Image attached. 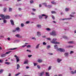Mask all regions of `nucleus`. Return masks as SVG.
Returning <instances> with one entry per match:
<instances>
[{"label":"nucleus","instance_id":"1","mask_svg":"<svg viewBox=\"0 0 76 76\" xmlns=\"http://www.w3.org/2000/svg\"><path fill=\"white\" fill-rule=\"evenodd\" d=\"M57 40V39L53 38L52 41H51V42L52 44H60V43L59 42H56Z\"/></svg>","mask_w":76,"mask_h":76},{"label":"nucleus","instance_id":"2","mask_svg":"<svg viewBox=\"0 0 76 76\" xmlns=\"http://www.w3.org/2000/svg\"><path fill=\"white\" fill-rule=\"evenodd\" d=\"M50 35H53V36H56L57 34L56 32L55 31H52L50 33Z\"/></svg>","mask_w":76,"mask_h":76},{"label":"nucleus","instance_id":"3","mask_svg":"<svg viewBox=\"0 0 76 76\" xmlns=\"http://www.w3.org/2000/svg\"><path fill=\"white\" fill-rule=\"evenodd\" d=\"M58 50L60 51L61 52H65V49H61V48L58 49Z\"/></svg>","mask_w":76,"mask_h":76},{"label":"nucleus","instance_id":"4","mask_svg":"<svg viewBox=\"0 0 76 76\" xmlns=\"http://www.w3.org/2000/svg\"><path fill=\"white\" fill-rule=\"evenodd\" d=\"M0 16L1 18H2V19H5V16L4 15H3L2 14H1L0 15Z\"/></svg>","mask_w":76,"mask_h":76},{"label":"nucleus","instance_id":"5","mask_svg":"<svg viewBox=\"0 0 76 76\" xmlns=\"http://www.w3.org/2000/svg\"><path fill=\"white\" fill-rule=\"evenodd\" d=\"M36 26L39 29H41V27H42V26L41 24H38L36 25Z\"/></svg>","mask_w":76,"mask_h":76},{"label":"nucleus","instance_id":"6","mask_svg":"<svg viewBox=\"0 0 76 76\" xmlns=\"http://www.w3.org/2000/svg\"><path fill=\"white\" fill-rule=\"evenodd\" d=\"M15 37H17V38H22V36H20V35L19 34L15 35Z\"/></svg>","mask_w":76,"mask_h":76},{"label":"nucleus","instance_id":"7","mask_svg":"<svg viewBox=\"0 0 76 76\" xmlns=\"http://www.w3.org/2000/svg\"><path fill=\"white\" fill-rule=\"evenodd\" d=\"M64 56L65 57H69V53H64Z\"/></svg>","mask_w":76,"mask_h":76},{"label":"nucleus","instance_id":"8","mask_svg":"<svg viewBox=\"0 0 76 76\" xmlns=\"http://www.w3.org/2000/svg\"><path fill=\"white\" fill-rule=\"evenodd\" d=\"M41 32L39 31H37V35L38 36V37H39L41 35Z\"/></svg>","mask_w":76,"mask_h":76},{"label":"nucleus","instance_id":"9","mask_svg":"<svg viewBox=\"0 0 76 76\" xmlns=\"http://www.w3.org/2000/svg\"><path fill=\"white\" fill-rule=\"evenodd\" d=\"M10 16L9 15H7L5 16V19H10Z\"/></svg>","mask_w":76,"mask_h":76},{"label":"nucleus","instance_id":"10","mask_svg":"<svg viewBox=\"0 0 76 76\" xmlns=\"http://www.w3.org/2000/svg\"><path fill=\"white\" fill-rule=\"evenodd\" d=\"M10 22L11 23V25H12L13 26L15 25V24L14 23V21H13V20H10Z\"/></svg>","mask_w":76,"mask_h":76},{"label":"nucleus","instance_id":"11","mask_svg":"<svg viewBox=\"0 0 76 76\" xmlns=\"http://www.w3.org/2000/svg\"><path fill=\"white\" fill-rule=\"evenodd\" d=\"M62 61V60L60 58H58L57 59V61L58 63H60Z\"/></svg>","mask_w":76,"mask_h":76},{"label":"nucleus","instance_id":"12","mask_svg":"<svg viewBox=\"0 0 76 76\" xmlns=\"http://www.w3.org/2000/svg\"><path fill=\"white\" fill-rule=\"evenodd\" d=\"M44 75V72H42L39 73V76H42Z\"/></svg>","mask_w":76,"mask_h":76},{"label":"nucleus","instance_id":"13","mask_svg":"<svg viewBox=\"0 0 76 76\" xmlns=\"http://www.w3.org/2000/svg\"><path fill=\"white\" fill-rule=\"evenodd\" d=\"M29 63L28 61V60H26L25 61H24L23 64H28Z\"/></svg>","mask_w":76,"mask_h":76},{"label":"nucleus","instance_id":"14","mask_svg":"<svg viewBox=\"0 0 76 76\" xmlns=\"http://www.w3.org/2000/svg\"><path fill=\"white\" fill-rule=\"evenodd\" d=\"M15 30L16 31H18L19 32V31H20V28L19 27H17L15 28Z\"/></svg>","mask_w":76,"mask_h":76},{"label":"nucleus","instance_id":"15","mask_svg":"<svg viewBox=\"0 0 76 76\" xmlns=\"http://www.w3.org/2000/svg\"><path fill=\"white\" fill-rule=\"evenodd\" d=\"M9 12H11L12 11V8L11 7H9Z\"/></svg>","mask_w":76,"mask_h":76},{"label":"nucleus","instance_id":"16","mask_svg":"<svg viewBox=\"0 0 76 76\" xmlns=\"http://www.w3.org/2000/svg\"><path fill=\"white\" fill-rule=\"evenodd\" d=\"M16 62L18 63V62H19L20 60H19V57H17L16 58Z\"/></svg>","mask_w":76,"mask_h":76},{"label":"nucleus","instance_id":"17","mask_svg":"<svg viewBox=\"0 0 76 76\" xmlns=\"http://www.w3.org/2000/svg\"><path fill=\"white\" fill-rule=\"evenodd\" d=\"M37 61L38 63H42V60L41 59H38L37 60Z\"/></svg>","mask_w":76,"mask_h":76},{"label":"nucleus","instance_id":"18","mask_svg":"<svg viewBox=\"0 0 76 76\" xmlns=\"http://www.w3.org/2000/svg\"><path fill=\"white\" fill-rule=\"evenodd\" d=\"M73 46L69 45L66 46V48H73Z\"/></svg>","mask_w":76,"mask_h":76},{"label":"nucleus","instance_id":"19","mask_svg":"<svg viewBox=\"0 0 76 76\" xmlns=\"http://www.w3.org/2000/svg\"><path fill=\"white\" fill-rule=\"evenodd\" d=\"M39 45H40V44H38L37 45V46L36 47V49H38V48H39Z\"/></svg>","mask_w":76,"mask_h":76},{"label":"nucleus","instance_id":"20","mask_svg":"<svg viewBox=\"0 0 76 76\" xmlns=\"http://www.w3.org/2000/svg\"><path fill=\"white\" fill-rule=\"evenodd\" d=\"M54 47L55 49H58V46H57V45H55Z\"/></svg>","mask_w":76,"mask_h":76},{"label":"nucleus","instance_id":"21","mask_svg":"<svg viewBox=\"0 0 76 76\" xmlns=\"http://www.w3.org/2000/svg\"><path fill=\"white\" fill-rule=\"evenodd\" d=\"M3 22L4 23H7V21L5 19H3Z\"/></svg>","mask_w":76,"mask_h":76},{"label":"nucleus","instance_id":"22","mask_svg":"<svg viewBox=\"0 0 76 76\" xmlns=\"http://www.w3.org/2000/svg\"><path fill=\"white\" fill-rule=\"evenodd\" d=\"M45 76H50V74H49V72H46L45 73Z\"/></svg>","mask_w":76,"mask_h":76},{"label":"nucleus","instance_id":"23","mask_svg":"<svg viewBox=\"0 0 76 76\" xmlns=\"http://www.w3.org/2000/svg\"><path fill=\"white\" fill-rule=\"evenodd\" d=\"M18 48H11L10 49V50H16V49H17Z\"/></svg>","mask_w":76,"mask_h":76},{"label":"nucleus","instance_id":"24","mask_svg":"<svg viewBox=\"0 0 76 76\" xmlns=\"http://www.w3.org/2000/svg\"><path fill=\"white\" fill-rule=\"evenodd\" d=\"M17 69H19V68L20 67V65H19V64H17Z\"/></svg>","mask_w":76,"mask_h":76},{"label":"nucleus","instance_id":"25","mask_svg":"<svg viewBox=\"0 0 76 76\" xmlns=\"http://www.w3.org/2000/svg\"><path fill=\"white\" fill-rule=\"evenodd\" d=\"M42 15H38V17L40 19H42Z\"/></svg>","mask_w":76,"mask_h":76},{"label":"nucleus","instance_id":"26","mask_svg":"<svg viewBox=\"0 0 76 76\" xmlns=\"http://www.w3.org/2000/svg\"><path fill=\"white\" fill-rule=\"evenodd\" d=\"M43 5L45 6V7H47V3H43Z\"/></svg>","mask_w":76,"mask_h":76},{"label":"nucleus","instance_id":"27","mask_svg":"<svg viewBox=\"0 0 76 76\" xmlns=\"http://www.w3.org/2000/svg\"><path fill=\"white\" fill-rule=\"evenodd\" d=\"M51 3H52V4H56V2H54V1H53L51 2Z\"/></svg>","mask_w":76,"mask_h":76},{"label":"nucleus","instance_id":"28","mask_svg":"<svg viewBox=\"0 0 76 76\" xmlns=\"http://www.w3.org/2000/svg\"><path fill=\"white\" fill-rule=\"evenodd\" d=\"M63 38H64V39H67L68 38L67 37L65 36H63Z\"/></svg>","mask_w":76,"mask_h":76},{"label":"nucleus","instance_id":"29","mask_svg":"<svg viewBox=\"0 0 76 76\" xmlns=\"http://www.w3.org/2000/svg\"><path fill=\"white\" fill-rule=\"evenodd\" d=\"M46 31H51V29L49 28H47L46 29Z\"/></svg>","mask_w":76,"mask_h":76},{"label":"nucleus","instance_id":"30","mask_svg":"<svg viewBox=\"0 0 76 76\" xmlns=\"http://www.w3.org/2000/svg\"><path fill=\"white\" fill-rule=\"evenodd\" d=\"M6 10H7V8L5 7L4 8L3 10L4 12H6Z\"/></svg>","mask_w":76,"mask_h":76},{"label":"nucleus","instance_id":"31","mask_svg":"<svg viewBox=\"0 0 76 76\" xmlns=\"http://www.w3.org/2000/svg\"><path fill=\"white\" fill-rule=\"evenodd\" d=\"M37 67L38 69H41V67H40V66L39 65H37Z\"/></svg>","mask_w":76,"mask_h":76},{"label":"nucleus","instance_id":"32","mask_svg":"<svg viewBox=\"0 0 76 76\" xmlns=\"http://www.w3.org/2000/svg\"><path fill=\"white\" fill-rule=\"evenodd\" d=\"M69 44H74V42L73 41H70L68 42Z\"/></svg>","mask_w":76,"mask_h":76},{"label":"nucleus","instance_id":"33","mask_svg":"<svg viewBox=\"0 0 76 76\" xmlns=\"http://www.w3.org/2000/svg\"><path fill=\"white\" fill-rule=\"evenodd\" d=\"M52 67V66H49V68H48V70H51V67Z\"/></svg>","mask_w":76,"mask_h":76},{"label":"nucleus","instance_id":"34","mask_svg":"<svg viewBox=\"0 0 76 76\" xmlns=\"http://www.w3.org/2000/svg\"><path fill=\"white\" fill-rule=\"evenodd\" d=\"M47 7L48 8H50L51 7H52V6L51 5H49L47 6Z\"/></svg>","mask_w":76,"mask_h":76},{"label":"nucleus","instance_id":"35","mask_svg":"<svg viewBox=\"0 0 76 76\" xmlns=\"http://www.w3.org/2000/svg\"><path fill=\"white\" fill-rule=\"evenodd\" d=\"M69 9H69V8H66L65 9L66 12H68V11H69Z\"/></svg>","mask_w":76,"mask_h":76},{"label":"nucleus","instance_id":"36","mask_svg":"<svg viewBox=\"0 0 76 76\" xmlns=\"http://www.w3.org/2000/svg\"><path fill=\"white\" fill-rule=\"evenodd\" d=\"M4 70L3 69H1L0 70V74L2 73Z\"/></svg>","mask_w":76,"mask_h":76},{"label":"nucleus","instance_id":"37","mask_svg":"<svg viewBox=\"0 0 76 76\" xmlns=\"http://www.w3.org/2000/svg\"><path fill=\"white\" fill-rule=\"evenodd\" d=\"M51 12L52 14H54L56 13V11H51Z\"/></svg>","mask_w":76,"mask_h":76},{"label":"nucleus","instance_id":"38","mask_svg":"<svg viewBox=\"0 0 76 76\" xmlns=\"http://www.w3.org/2000/svg\"><path fill=\"white\" fill-rule=\"evenodd\" d=\"M10 53H11V51H9L6 52V54H10Z\"/></svg>","mask_w":76,"mask_h":76},{"label":"nucleus","instance_id":"39","mask_svg":"<svg viewBox=\"0 0 76 76\" xmlns=\"http://www.w3.org/2000/svg\"><path fill=\"white\" fill-rule=\"evenodd\" d=\"M21 27H23V26H24V24L23 23H21Z\"/></svg>","mask_w":76,"mask_h":76},{"label":"nucleus","instance_id":"40","mask_svg":"<svg viewBox=\"0 0 76 76\" xmlns=\"http://www.w3.org/2000/svg\"><path fill=\"white\" fill-rule=\"evenodd\" d=\"M33 64L34 65V66H37V63H33Z\"/></svg>","mask_w":76,"mask_h":76},{"label":"nucleus","instance_id":"41","mask_svg":"<svg viewBox=\"0 0 76 76\" xmlns=\"http://www.w3.org/2000/svg\"><path fill=\"white\" fill-rule=\"evenodd\" d=\"M5 56H6V54H3L1 55V57H5Z\"/></svg>","mask_w":76,"mask_h":76},{"label":"nucleus","instance_id":"42","mask_svg":"<svg viewBox=\"0 0 76 76\" xmlns=\"http://www.w3.org/2000/svg\"><path fill=\"white\" fill-rule=\"evenodd\" d=\"M28 56L29 58H31V57H32V55H28Z\"/></svg>","mask_w":76,"mask_h":76},{"label":"nucleus","instance_id":"43","mask_svg":"<svg viewBox=\"0 0 76 76\" xmlns=\"http://www.w3.org/2000/svg\"><path fill=\"white\" fill-rule=\"evenodd\" d=\"M43 45H47V43H45V42H43Z\"/></svg>","mask_w":76,"mask_h":76},{"label":"nucleus","instance_id":"44","mask_svg":"<svg viewBox=\"0 0 76 76\" xmlns=\"http://www.w3.org/2000/svg\"><path fill=\"white\" fill-rule=\"evenodd\" d=\"M46 39L47 40H48L49 41H50L51 40V39L50 38H46Z\"/></svg>","mask_w":76,"mask_h":76},{"label":"nucleus","instance_id":"45","mask_svg":"<svg viewBox=\"0 0 76 76\" xmlns=\"http://www.w3.org/2000/svg\"><path fill=\"white\" fill-rule=\"evenodd\" d=\"M30 23V21H26V24H29V23Z\"/></svg>","mask_w":76,"mask_h":76},{"label":"nucleus","instance_id":"46","mask_svg":"<svg viewBox=\"0 0 76 76\" xmlns=\"http://www.w3.org/2000/svg\"><path fill=\"white\" fill-rule=\"evenodd\" d=\"M71 74H75V72H74L73 71H72L71 72Z\"/></svg>","mask_w":76,"mask_h":76},{"label":"nucleus","instance_id":"47","mask_svg":"<svg viewBox=\"0 0 76 76\" xmlns=\"http://www.w3.org/2000/svg\"><path fill=\"white\" fill-rule=\"evenodd\" d=\"M31 47V46L30 45H28L27 46V48H30Z\"/></svg>","mask_w":76,"mask_h":76},{"label":"nucleus","instance_id":"48","mask_svg":"<svg viewBox=\"0 0 76 76\" xmlns=\"http://www.w3.org/2000/svg\"><path fill=\"white\" fill-rule=\"evenodd\" d=\"M30 3L31 4H32V3H34V1L32 0H31L30 1Z\"/></svg>","mask_w":76,"mask_h":76},{"label":"nucleus","instance_id":"49","mask_svg":"<svg viewBox=\"0 0 76 76\" xmlns=\"http://www.w3.org/2000/svg\"><path fill=\"white\" fill-rule=\"evenodd\" d=\"M74 53V51H71L70 53V54H73Z\"/></svg>","mask_w":76,"mask_h":76},{"label":"nucleus","instance_id":"50","mask_svg":"<svg viewBox=\"0 0 76 76\" xmlns=\"http://www.w3.org/2000/svg\"><path fill=\"white\" fill-rule=\"evenodd\" d=\"M20 73H18V74H15V76H18V75H20Z\"/></svg>","mask_w":76,"mask_h":76},{"label":"nucleus","instance_id":"51","mask_svg":"<svg viewBox=\"0 0 76 76\" xmlns=\"http://www.w3.org/2000/svg\"><path fill=\"white\" fill-rule=\"evenodd\" d=\"M5 63L7 64H10V63L9 62H5Z\"/></svg>","mask_w":76,"mask_h":76},{"label":"nucleus","instance_id":"52","mask_svg":"<svg viewBox=\"0 0 76 76\" xmlns=\"http://www.w3.org/2000/svg\"><path fill=\"white\" fill-rule=\"evenodd\" d=\"M47 49H48V48H50V47H51V46H50V45H49L47 46Z\"/></svg>","mask_w":76,"mask_h":76},{"label":"nucleus","instance_id":"53","mask_svg":"<svg viewBox=\"0 0 76 76\" xmlns=\"http://www.w3.org/2000/svg\"><path fill=\"white\" fill-rule=\"evenodd\" d=\"M26 51L27 52H29V53H31V51L30 50H27Z\"/></svg>","mask_w":76,"mask_h":76},{"label":"nucleus","instance_id":"54","mask_svg":"<svg viewBox=\"0 0 76 76\" xmlns=\"http://www.w3.org/2000/svg\"><path fill=\"white\" fill-rule=\"evenodd\" d=\"M52 19H53V20L55 19V17H54L53 15H52Z\"/></svg>","mask_w":76,"mask_h":76},{"label":"nucleus","instance_id":"55","mask_svg":"<svg viewBox=\"0 0 76 76\" xmlns=\"http://www.w3.org/2000/svg\"><path fill=\"white\" fill-rule=\"evenodd\" d=\"M26 69H29V67L28 66H26Z\"/></svg>","mask_w":76,"mask_h":76},{"label":"nucleus","instance_id":"56","mask_svg":"<svg viewBox=\"0 0 76 76\" xmlns=\"http://www.w3.org/2000/svg\"><path fill=\"white\" fill-rule=\"evenodd\" d=\"M45 16V19H47V18H48V16L46 15Z\"/></svg>","mask_w":76,"mask_h":76},{"label":"nucleus","instance_id":"57","mask_svg":"<svg viewBox=\"0 0 76 76\" xmlns=\"http://www.w3.org/2000/svg\"><path fill=\"white\" fill-rule=\"evenodd\" d=\"M48 54H49V55H50V56H52V55H53V54L51 53H48Z\"/></svg>","mask_w":76,"mask_h":76},{"label":"nucleus","instance_id":"58","mask_svg":"<svg viewBox=\"0 0 76 76\" xmlns=\"http://www.w3.org/2000/svg\"><path fill=\"white\" fill-rule=\"evenodd\" d=\"M72 19V18H66V19H67L68 20H71V19Z\"/></svg>","mask_w":76,"mask_h":76},{"label":"nucleus","instance_id":"59","mask_svg":"<svg viewBox=\"0 0 76 76\" xmlns=\"http://www.w3.org/2000/svg\"><path fill=\"white\" fill-rule=\"evenodd\" d=\"M16 30H13L12 31V32H16Z\"/></svg>","mask_w":76,"mask_h":76},{"label":"nucleus","instance_id":"60","mask_svg":"<svg viewBox=\"0 0 76 76\" xmlns=\"http://www.w3.org/2000/svg\"><path fill=\"white\" fill-rule=\"evenodd\" d=\"M26 45H23V46H22V47H26Z\"/></svg>","mask_w":76,"mask_h":76},{"label":"nucleus","instance_id":"61","mask_svg":"<svg viewBox=\"0 0 76 76\" xmlns=\"http://www.w3.org/2000/svg\"><path fill=\"white\" fill-rule=\"evenodd\" d=\"M31 14L32 15H35V13H34V12H31Z\"/></svg>","mask_w":76,"mask_h":76},{"label":"nucleus","instance_id":"62","mask_svg":"<svg viewBox=\"0 0 76 76\" xmlns=\"http://www.w3.org/2000/svg\"><path fill=\"white\" fill-rule=\"evenodd\" d=\"M16 41H17V42H20V40H16Z\"/></svg>","mask_w":76,"mask_h":76},{"label":"nucleus","instance_id":"63","mask_svg":"<svg viewBox=\"0 0 76 76\" xmlns=\"http://www.w3.org/2000/svg\"><path fill=\"white\" fill-rule=\"evenodd\" d=\"M45 14H42V16H45Z\"/></svg>","mask_w":76,"mask_h":76},{"label":"nucleus","instance_id":"64","mask_svg":"<svg viewBox=\"0 0 76 76\" xmlns=\"http://www.w3.org/2000/svg\"><path fill=\"white\" fill-rule=\"evenodd\" d=\"M58 76H62V74H59L58 75Z\"/></svg>","mask_w":76,"mask_h":76}]
</instances>
